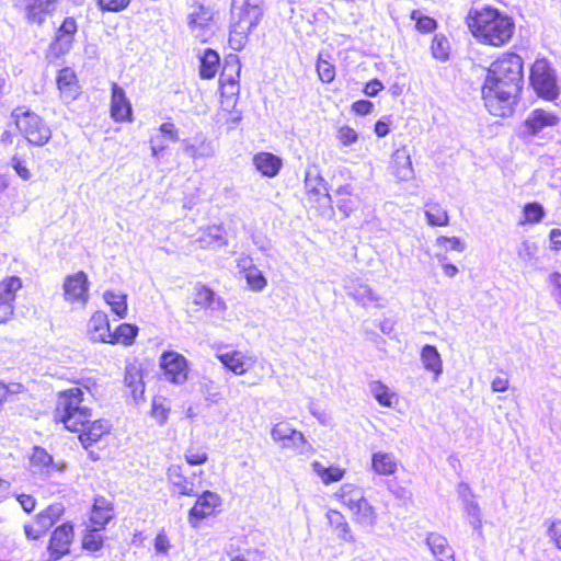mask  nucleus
<instances>
[{
    "label": "nucleus",
    "mask_w": 561,
    "mask_h": 561,
    "mask_svg": "<svg viewBox=\"0 0 561 561\" xmlns=\"http://www.w3.org/2000/svg\"><path fill=\"white\" fill-rule=\"evenodd\" d=\"M53 421L76 434L92 460L100 459L94 448L106 446L112 435L111 422L104 417H93V410L85 404L84 391L80 387H70L56 393Z\"/></svg>",
    "instance_id": "nucleus-1"
},
{
    "label": "nucleus",
    "mask_w": 561,
    "mask_h": 561,
    "mask_svg": "<svg viewBox=\"0 0 561 561\" xmlns=\"http://www.w3.org/2000/svg\"><path fill=\"white\" fill-rule=\"evenodd\" d=\"M524 83V60L515 51L499 54L485 70L482 99L490 114L506 117L516 104Z\"/></svg>",
    "instance_id": "nucleus-2"
},
{
    "label": "nucleus",
    "mask_w": 561,
    "mask_h": 561,
    "mask_svg": "<svg viewBox=\"0 0 561 561\" xmlns=\"http://www.w3.org/2000/svg\"><path fill=\"white\" fill-rule=\"evenodd\" d=\"M465 24L477 43L492 48L508 45L516 31L514 18L490 3L470 8Z\"/></svg>",
    "instance_id": "nucleus-3"
},
{
    "label": "nucleus",
    "mask_w": 561,
    "mask_h": 561,
    "mask_svg": "<svg viewBox=\"0 0 561 561\" xmlns=\"http://www.w3.org/2000/svg\"><path fill=\"white\" fill-rule=\"evenodd\" d=\"M241 62L238 56L229 55L224 60L219 75V104L217 119L232 127L241 121V112L237 108L240 94Z\"/></svg>",
    "instance_id": "nucleus-4"
},
{
    "label": "nucleus",
    "mask_w": 561,
    "mask_h": 561,
    "mask_svg": "<svg viewBox=\"0 0 561 561\" xmlns=\"http://www.w3.org/2000/svg\"><path fill=\"white\" fill-rule=\"evenodd\" d=\"M263 0H232L229 42L242 46L263 15Z\"/></svg>",
    "instance_id": "nucleus-5"
},
{
    "label": "nucleus",
    "mask_w": 561,
    "mask_h": 561,
    "mask_svg": "<svg viewBox=\"0 0 561 561\" xmlns=\"http://www.w3.org/2000/svg\"><path fill=\"white\" fill-rule=\"evenodd\" d=\"M11 115L16 128L30 144L43 146L48 142L51 130L39 115L24 106L15 107Z\"/></svg>",
    "instance_id": "nucleus-6"
},
{
    "label": "nucleus",
    "mask_w": 561,
    "mask_h": 561,
    "mask_svg": "<svg viewBox=\"0 0 561 561\" xmlns=\"http://www.w3.org/2000/svg\"><path fill=\"white\" fill-rule=\"evenodd\" d=\"M75 540L76 526L73 522L66 520L55 526L46 542L47 561H59L70 556Z\"/></svg>",
    "instance_id": "nucleus-7"
},
{
    "label": "nucleus",
    "mask_w": 561,
    "mask_h": 561,
    "mask_svg": "<svg viewBox=\"0 0 561 561\" xmlns=\"http://www.w3.org/2000/svg\"><path fill=\"white\" fill-rule=\"evenodd\" d=\"M65 506L55 502L41 510L28 523L23 525L25 537L31 541L42 539L64 516Z\"/></svg>",
    "instance_id": "nucleus-8"
},
{
    "label": "nucleus",
    "mask_w": 561,
    "mask_h": 561,
    "mask_svg": "<svg viewBox=\"0 0 561 561\" xmlns=\"http://www.w3.org/2000/svg\"><path fill=\"white\" fill-rule=\"evenodd\" d=\"M187 512V523L199 528L206 519L216 517L222 511V497L215 491L204 490Z\"/></svg>",
    "instance_id": "nucleus-9"
},
{
    "label": "nucleus",
    "mask_w": 561,
    "mask_h": 561,
    "mask_svg": "<svg viewBox=\"0 0 561 561\" xmlns=\"http://www.w3.org/2000/svg\"><path fill=\"white\" fill-rule=\"evenodd\" d=\"M529 82L543 100L553 101L558 96L554 72L547 59H536L530 66Z\"/></svg>",
    "instance_id": "nucleus-10"
},
{
    "label": "nucleus",
    "mask_w": 561,
    "mask_h": 561,
    "mask_svg": "<svg viewBox=\"0 0 561 561\" xmlns=\"http://www.w3.org/2000/svg\"><path fill=\"white\" fill-rule=\"evenodd\" d=\"M306 185V204L310 209L316 210L319 215L332 211L333 198L329 194V187L325 180L320 175H307Z\"/></svg>",
    "instance_id": "nucleus-11"
},
{
    "label": "nucleus",
    "mask_w": 561,
    "mask_h": 561,
    "mask_svg": "<svg viewBox=\"0 0 561 561\" xmlns=\"http://www.w3.org/2000/svg\"><path fill=\"white\" fill-rule=\"evenodd\" d=\"M165 380L182 385L188 377V362L184 355L175 351H164L159 360Z\"/></svg>",
    "instance_id": "nucleus-12"
},
{
    "label": "nucleus",
    "mask_w": 561,
    "mask_h": 561,
    "mask_svg": "<svg viewBox=\"0 0 561 561\" xmlns=\"http://www.w3.org/2000/svg\"><path fill=\"white\" fill-rule=\"evenodd\" d=\"M64 300L70 305L84 306L90 297V280L88 274L78 271L65 277L62 283Z\"/></svg>",
    "instance_id": "nucleus-13"
},
{
    "label": "nucleus",
    "mask_w": 561,
    "mask_h": 561,
    "mask_svg": "<svg viewBox=\"0 0 561 561\" xmlns=\"http://www.w3.org/2000/svg\"><path fill=\"white\" fill-rule=\"evenodd\" d=\"M79 30L78 22L73 16H66L55 30L53 41L49 45V53L55 57L67 54L75 41Z\"/></svg>",
    "instance_id": "nucleus-14"
},
{
    "label": "nucleus",
    "mask_w": 561,
    "mask_h": 561,
    "mask_svg": "<svg viewBox=\"0 0 561 561\" xmlns=\"http://www.w3.org/2000/svg\"><path fill=\"white\" fill-rule=\"evenodd\" d=\"M23 282L19 276H5L0 279V324L8 322L14 314V304Z\"/></svg>",
    "instance_id": "nucleus-15"
},
{
    "label": "nucleus",
    "mask_w": 561,
    "mask_h": 561,
    "mask_svg": "<svg viewBox=\"0 0 561 561\" xmlns=\"http://www.w3.org/2000/svg\"><path fill=\"white\" fill-rule=\"evenodd\" d=\"M271 436L283 449H290L294 453H302L304 447L308 444L302 432L291 427L285 421L273 425Z\"/></svg>",
    "instance_id": "nucleus-16"
},
{
    "label": "nucleus",
    "mask_w": 561,
    "mask_h": 561,
    "mask_svg": "<svg viewBox=\"0 0 561 561\" xmlns=\"http://www.w3.org/2000/svg\"><path fill=\"white\" fill-rule=\"evenodd\" d=\"M204 471L192 472L185 474L183 469L179 465H172L168 468L167 478L171 489L181 496L192 497L197 495V491L201 485H196L194 479L196 477H203Z\"/></svg>",
    "instance_id": "nucleus-17"
},
{
    "label": "nucleus",
    "mask_w": 561,
    "mask_h": 561,
    "mask_svg": "<svg viewBox=\"0 0 561 561\" xmlns=\"http://www.w3.org/2000/svg\"><path fill=\"white\" fill-rule=\"evenodd\" d=\"M110 116L115 123H131L133 106L124 89L116 82L111 84Z\"/></svg>",
    "instance_id": "nucleus-18"
},
{
    "label": "nucleus",
    "mask_w": 561,
    "mask_h": 561,
    "mask_svg": "<svg viewBox=\"0 0 561 561\" xmlns=\"http://www.w3.org/2000/svg\"><path fill=\"white\" fill-rule=\"evenodd\" d=\"M59 0H24L23 14L31 25L43 26L48 16L54 15Z\"/></svg>",
    "instance_id": "nucleus-19"
},
{
    "label": "nucleus",
    "mask_w": 561,
    "mask_h": 561,
    "mask_svg": "<svg viewBox=\"0 0 561 561\" xmlns=\"http://www.w3.org/2000/svg\"><path fill=\"white\" fill-rule=\"evenodd\" d=\"M56 87L59 96L67 102H72L82 94V87L78 75L76 70L69 66L58 70L56 75Z\"/></svg>",
    "instance_id": "nucleus-20"
},
{
    "label": "nucleus",
    "mask_w": 561,
    "mask_h": 561,
    "mask_svg": "<svg viewBox=\"0 0 561 561\" xmlns=\"http://www.w3.org/2000/svg\"><path fill=\"white\" fill-rule=\"evenodd\" d=\"M388 171L400 182L413 179V163L407 146H400L392 151L388 163Z\"/></svg>",
    "instance_id": "nucleus-21"
},
{
    "label": "nucleus",
    "mask_w": 561,
    "mask_h": 561,
    "mask_svg": "<svg viewBox=\"0 0 561 561\" xmlns=\"http://www.w3.org/2000/svg\"><path fill=\"white\" fill-rule=\"evenodd\" d=\"M115 514L114 503L104 495H95L89 512V524L99 528H106Z\"/></svg>",
    "instance_id": "nucleus-22"
},
{
    "label": "nucleus",
    "mask_w": 561,
    "mask_h": 561,
    "mask_svg": "<svg viewBox=\"0 0 561 561\" xmlns=\"http://www.w3.org/2000/svg\"><path fill=\"white\" fill-rule=\"evenodd\" d=\"M217 359L226 369L239 376L247 374L255 363L254 357L238 350L217 354Z\"/></svg>",
    "instance_id": "nucleus-23"
},
{
    "label": "nucleus",
    "mask_w": 561,
    "mask_h": 561,
    "mask_svg": "<svg viewBox=\"0 0 561 561\" xmlns=\"http://www.w3.org/2000/svg\"><path fill=\"white\" fill-rule=\"evenodd\" d=\"M350 513L354 525L362 533H369L377 524L378 514L367 499L356 507L351 508Z\"/></svg>",
    "instance_id": "nucleus-24"
},
{
    "label": "nucleus",
    "mask_w": 561,
    "mask_h": 561,
    "mask_svg": "<svg viewBox=\"0 0 561 561\" xmlns=\"http://www.w3.org/2000/svg\"><path fill=\"white\" fill-rule=\"evenodd\" d=\"M88 333L93 341L107 343L111 333L108 314L103 310H95L88 320Z\"/></svg>",
    "instance_id": "nucleus-25"
},
{
    "label": "nucleus",
    "mask_w": 561,
    "mask_h": 561,
    "mask_svg": "<svg viewBox=\"0 0 561 561\" xmlns=\"http://www.w3.org/2000/svg\"><path fill=\"white\" fill-rule=\"evenodd\" d=\"M252 162L261 175L270 179L277 176L283 168L282 158L268 151L256 152Z\"/></svg>",
    "instance_id": "nucleus-26"
},
{
    "label": "nucleus",
    "mask_w": 561,
    "mask_h": 561,
    "mask_svg": "<svg viewBox=\"0 0 561 561\" xmlns=\"http://www.w3.org/2000/svg\"><path fill=\"white\" fill-rule=\"evenodd\" d=\"M559 117L552 112H548L543 108L534 110L526 118L524 125L526 133L534 136L541 131L546 127L554 126L559 123Z\"/></svg>",
    "instance_id": "nucleus-27"
},
{
    "label": "nucleus",
    "mask_w": 561,
    "mask_h": 561,
    "mask_svg": "<svg viewBox=\"0 0 561 561\" xmlns=\"http://www.w3.org/2000/svg\"><path fill=\"white\" fill-rule=\"evenodd\" d=\"M426 545L437 561H456L453 547L439 533H430L426 537Z\"/></svg>",
    "instance_id": "nucleus-28"
},
{
    "label": "nucleus",
    "mask_w": 561,
    "mask_h": 561,
    "mask_svg": "<svg viewBox=\"0 0 561 561\" xmlns=\"http://www.w3.org/2000/svg\"><path fill=\"white\" fill-rule=\"evenodd\" d=\"M335 500L348 511L366 500L364 491L355 483H343L334 493Z\"/></svg>",
    "instance_id": "nucleus-29"
},
{
    "label": "nucleus",
    "mask_w": 561,
    "mask_h": 561,
    "mask_svg": "<svg viewBox=\"0 0 561 561\" xmlns=\"http://www.w3.org/2000/svg\"><path fill=\"white\" fill-rule=\"evenodd\" d=\"M138 334L139 328L136 324L123 322L111 331L106 344L128 347L135 344Z\"/></svg>",
    "instance_id": "nucleus-30"
},
{
    "label": "nucleus",
    "mask_w": 561,
    "mask_h": 561,
    "mask_svg": "<svg viewBox=\"0 0 561 561\" xmlns=\"http://www.w3.org/2000/svg\"><path fill=\"white\" fill-rule=\"evenodd\" d=\"M198 76L203 80L214 79L220 67V56L217 50L213 48H206L198 56Z\"/></svg>",
    "instance_id": "nucleus-31"
},
{
    "label": "nucleus",
    "mask_w": 561,
    "mask_h": 561,
    "mask_svg": "<svg viewBox=\"0 0 561 561\" xmlns=\"http://www.w3.org/2000/svg\"><path fill=\"white\" fill-rule=\"evenodd\" d=\"M105 528L88 524L81 536V549L89 553L100 552L106 543V536L102 534Z\"/></svg>",
    "instance_id": "nucleus-32"
},
{
    "label": "nucleus",
    "mask_w": 561,
    "mask_h": 561,
    "mask_svg": "<svg viewBox=\"0 0 561 561\" xmlns=\"http://www.w3.org/2000/svg\"><path fill=\"white\" fill-rule=\"evenodd\" d=\"M399 461L397 457L383 450L371 455V469L378 476H392L398 471Z\"/></svg>",
    "instance_id": "nucleus-33"
},
{
    "label": "nucleus",
    "mask_w": 561,
    "mask_h": 561,
    "mask_svg": "<svg viewBox=\"0 0 561 561\" xmlns=\"http://www.w3.org/2000/svg\"><path fill=\"white\" fill-rule=\"evenodd\" d=\"M328 524L337 537L347 542H354L355 536L346 517L337 510H329L327 513Z\"/></svg>",
    "instance_id": "nucleus-34"
},
{
    "label": "nucleus",
    "mask_w": 561,
    "mask_h": 561,
    "mask_svg": "<svg viewBox=\"0 0 561 561\" xmlns=\"http://www.w3.org/2000/svg\"><path fill=\"white\" fill-rule=\"evenodd\" d=\"M192 9L187 15V25L191 30H204L213 23L214 12L209 7L195 2Z\"/></svg>",
    "instance_id": "nucleus-35"
},
{
    "label": "nucleus",
    "mask_w": 561,
    "mask_h": 561,
    "mask_svg": "<svg viewBox=\"0 0 561 561\" xmlns=\"http://www.w3.org/2000/svg\"><path fill=\"white\" fill-rule=\"evenodd\" d=\"M420 356L424 369L432 374L433 380H437L443 373V360L436 346L431 344L424 345Z\"/></svg>",
    "instance_id": "nucleus-36"
},
{
    "label": "nucleus",
    "mask_w": 561,
    "mask_h": 561,
    "mask_svg": "<svg viewBox=\"0 0 561 561\" xmlns=\"http://www.w3.org/2000/svg\"><path fill=\"white\" fill-rule=\"evenodd\" d=\"M426 222L432 227H447L449 215L446 206L437 201H430L424 205Z\"/></svg>",
    "instance_id": "nucleus-37"
},
{
    "label": "nucleus",
    "mask_w": 561,
    "mask_h": 561,
    "mask_svg": "<svg viewBox=\"0 0 561 561\" xmlns=\"http://www.w3.org/2000/svg\"><path fill=\"white\" fill-rule=\"evenodd\" d=\"M215 301V291L203 283H196L190 296V302L198 310L209 309Z\"/></svg>",
    "instance_id": "nucleus-38"
},
{
    "label": "nucleus",
    "mask_w": 561,
    "mask_h": 561,
    "mask_svg": "<svg viewBox=\"0 0 561 561\" xmlns=\"http://www.w3.org/2000/svg\"><path fill=\"white\" fill-rule=\"evenodd\" d=\"M311 468L325 485L341 481L346 473L345 468L334 465L324 467L317 460L311 462Z\"/></svg>",
    "instance_id": "nucleus-39"
},
{
    "label": "nucleus",
    "mask_w": 561,
    "mask_h": 561,
    "mask_svg": "<svg viewBox=\"0 0 561 561\" xmlns=\"http://www.w3.org/2000/svg\"><path fill=\"white\" fill-rule=\"evenodd\" d=\"M103 299L110 306L111 311L118 318L124 319L128 314L127 295L115 290H105Z\"/></svg>",
    "instance_id": "nucleus-40"
},
{
    "label": "nucleus",
    "mask_w": 561,
    "mask_h": 561,
    "mask_svg": "<svg viewBox=\"0 0 561 561\" xmlns=\"http://www.w3.org/2000/svg\"><path fill=\"white\" fill-rule=\"evenodd\" d=\"M432 57L440 62L449 60L451 55V45L448 37L443 33H436L430 43Z\"/></svg>",
    "instance_id": "nucleus-41"
},
{
    "label": "nucleus",
    "mask_w": 561,
    "mask_h": 561,
    "mask_svg": "<svg viewBox=\"0 0 561 561\" xmlns=\"http://www.w3.org/2000/svg\"><path fill=\"white\" fill-rule=\"evenodd\" d=\"M333 202L336 207L345 215L350 216L356 206L355 196L353 194L351 185H342L334 192Z\"/></svg>",
    "instance_id": "nucleus-42"
},
{
    "label": "nucleus",
    "mask_w": 561,
    "mask_h": 561,
    "mask_svg": "<svg viewBox=\"0 0 561 561\" xmlns=\"http://www.w3.org/2000/svg\"><path fill=\"white\" fill-rule=\"evenodd\" d=\"M546 211L539 202H528L522 207V217L518 226L537 225L545 218Z\"/></svg>",
    "instance_id": "nucleus-43"
},
{
    "label": "nucleus",
    "mask_w": 561,
    "mask_h": 561,
    "mask_svg": "<svg viewBox=\"0 0 561 561\" xmlns=\"http://www.w3.org/2000/svg\"><path fill=\"white\" fill-rule=\"evenodd\" d=\"M241 273L247 280L248 286L253 291H261L267 285V280L262 271H260L255 265L251 264V262L248 264H242Z\"/></svg>",
    "instance_id": "nucleus-44"
},
{
    "label": "nucleus",
    "mask_w": 561,
    "mask_h": 561,
    "mask_svg": "<svg viewBox=\"0 0 561 561\" xmlns=\"http://www.w3.org/2000/svg\"><path fill=\"white\" fill-rule=\"evenodd\" d=\"M124 383L130 389L134 397L142 394L145 382L141 368L135 365L127 366L124 374Z\"/></svg>",
    "instance_id": "nucleus-45"
},
{
    "label": "nucleus",
    "mask_w": 561,
    "mask_h": 561,
    "mask_svg": "<svg viewBox=\"0 0 561 561\" xmlns=\"http://www.w3.org/2000/svg\"><path fill=\"white\" fill-rule=\"evenodd\" d=\"M370 389L377 402L386 408H392L398 403L397 394L391 391L382 381L376 380L370 383Z\"/></svg>",
    "instance_id": "nucleus-46"
},
{
    "label": "nucleus",
    "mask_w": 561,
    "mask_h": 561,
    "mask_svg": "<svg viewBox=\"0 0 561 561\" xmlns=\"http://www.w3.org/2000/svg\"><path fill=\"white\" fill-rule=\"evenodd\" d=\"M410 19L414 22L415 31L421 34L433 33L438 27V23L433 16L424 14L419 9H413L410 12Z\"/></svg>",
    "instance_id": "nucleus-47"
},
{
    "label": "nucleus",
    "mask_w": 561,
    "mask_h": 561,
    "mask_svg": "<svg viewBox=\"0 0 561 561\" xmlns=\"http://www.w3.org/2000/svg\"><path fill=\"white\" fill-rule=\"evenodd\" d=\"M208 453L205 447L190 446L184 451V459L190 466H201L208 461Z\"/></svg>",
    "instance_id": "nucleus-48"
},
{
    "label": "nucleus",
    "mask_w": 561,
    "mask_h": 561,
    "mask_svg": "<svg viewBox=\"0 0 561 561\" xmlns=\"http://www.w3.org/2000/svg\"><path fill=\"white\" fill-rule=\"evenodd\" d=\"M316 70L320 81L323 83H331L335 79V66L321 56L317 59Z\"/></svg>",
    "instance_id": "nucleus-49"
},
{
    "label": "nucleus",
    "mask_w": 561,
    "mask_h": 561,
    "mask_svg": "<svg viewBox=\"0 0 561 561\" xmlns=\"http://www.w3.org/2000/svg\"><path fill=\"white\" fill-rule=\"evenodd\" d=\"M133 0H95L98 9L105 13H121L127 10Z\"/></svg>",
    "instance_id": "nucleus-50"
},
{
    "label": "nucleus",
    "mask_w": 561,
    "mask_h": 561,
    "mask_svg": "<svg viewBox=\"0 0 561 561\" xmlns=\"http://www.w3.org/2000/svg\"><path fill=\"white\" fill-rule=\"evenodd\" d=\"M150 414L160 425H163L170 414V408L167 404V400L164 398H154L151 403Z\"/></svg>",
    "instance_id": "nucleus-51"
},
{
    "label": "nucleus",
    "mask_w": 561,
    "mask_h": 561,
    "mask_svg": "<svg viewBox=\"0 0 561 561\" xmlns=\"http://www.w3.org/2000/svg\"><path fill=\"white\" fill-rule=\"evenodd\" d=\"M436 244L445 251L453 250L461 252L465 249L463 242L458 237L439 236L436 239Z\"/></svg>",
    "instance_id": "nucleus-52"
},
{
    "label": "nucleus",
    "mask_w": 561,
    "mask_h": 561,
    "mask_svg": "<svg viewBox=\"0 0 561 561\" xmlns=\"http://www.w3.org/2000/svg\"><path fill=\"white\" fill-rule=\"evenodd\" d=\"M154 550L160 554H168L172 548L169 535L164 529L158 531L153 540Z\"/></svg>",
    "instance_id": "nucleus-53"
},
{
    "label": "nucleus",
    "mask_w": 561,
    "mask_h": 561,
    "mask_svg": "<svg viewBox=\"0 0 561 561\" xmlns=\"http://www.w3.org/2000/svg\"><path fill=\"white\" fill-rule=\"evenodd\" d=\"M11 165L16 174L23 180L28 181L32 178V172L26 165V161L19 154L11 158Z\"/></svg>",
    "instance_id": "nucleus-54"
},
{
    "label": "nucleus",
    "mask_w": 561,
    "mask_h": 561,
    "mask_svg": "<svg viewBox=\"0 0 561 561\" xmlns=\"http://www.w3.org/2000/svg\"><path fill=\"white\" fill-rule=\"evenodd\" d=\"M337 139L341 145L350 146L357 141L358 135L353 127L344 125L337 129Z\"/></svg>",
    "instance_id": "nucleus-55"
},
{
    "label": "nucleus",
    "mask_w": 561,
    "mask_h": 561,
    "mask_svg": "<svg viewBox=\"0 0 561 561\" xmlns=\"http://www.w3.org/2000/svg\"><path fill=\"white\" fill-rule=\"evenodd\" d=\"M160 133L173 142L179 141V128L171 121L162 123L159 127Z\"/></svg>",
    "instance_id": "nucleus-56"
},
{
    "label": "nucleus",
    "mask_w": 561,
    "mask_h": 561,
    "mask_svg": "<svg viewBox=\"0 0 561 561\" xmlns=\"http://www.w3.org/2000/svg\"><path fill=\"white\" fill-rule=\"evenodd\" d=\"M550 540L558 549H561V519L552 520L548 527Z\"/></svg>",
    "instance_id": "nucleus-57"
},
{
    "label": "nucleus",
    "mask_w": 561,
    "mask_h": 561,
    "mask_svg": "<svg viewBox=\"0 0 561 561\" xmlns=\"http://www.w3.org/2000/svg\"><path fill=\"white\" fill-rule=\"evenodd\" d=\"M352 111L357 115H367L374 110V104L368 100H357L351 105Z\"/></svg>",
    "instance_id": "nucleus-58"
},
{
    "label": "nucleus",
    "mask_w": 561,
    "mask_h": 561,
    "mask_svg": "<svg viewBox=\"0 0 561 561\" xmlns=\"http://www.w3.org/2000/svg\"><path fill=\"white\" fill-rule=\"evenodd\" d=\"M14 396L15 391L11 389L10 385L0 380V412L4 404L13 400Z\"/></svg>",
    "instance_id": "nucleus-59"
},
{
    "label": "nucleus",
    "mask_w": 561,
    "mask_h": 561,
    "mask_svg": "<svg viewBox=\"0 0 561 561\" xmlns=\"http://www.w3.org/2000/svg\"><path fill=\"white\" fill-rule=\"evenodd\" d=\"M383 88L385 87H383L382 82L379 79L374 78V79L369 80L368 82H366V84L364 85L363 92L367 96L374 98L380 91H382Z\"/></svg>",
    "instance_id": "nucleus-60"
},
{
    "label": "nucleus",
    "mask_w": 561,
    "mask_h": 561,
    "mask_svg": "<svg viewBox=\"0 0 561 561\" xmlns=\"http://www.w3.org/2000/svg\"><path fill=\"white\" fill-rule=\"evenodd\" d=\"M16 501L26 513L33 512L36 507V499L32 494H19Z\"/></svg>",
    "instance_id": "nucleus-61"
},
{
    "label": "nucleus",
    "mask_w": 561,
    "mask_h": 561,
    "mask_svg": "<svg viewBox=\"0 0 561 561\" xmlns=\"http://www.w3.org/2000/svg\"><path fill=\"white\" fill-rule=\"evenodd\" d=\"M510 387V378L507 374H503L502 376H496L491 381V389L494 392H504Z\"/></svg>",
    "instance_id": "nucleus-62"
},
{
    "label": "nucleus",
    "mask_w": 561,
    "mask_h": 561,
    "mask_svg": "<svg viewBox=\"0 0 561 561\" xmlns=\"http://www.w3.org/2000/svg\"><path fill=\"white\" fill-rule=\"evenodd\" d=\"M550 250L561 252V229L553 228L549 231Z\"/></svg>",
    "instance_id": "nucleus-63"
},
{
    "label": "nucleus",
    "mask_w": 561,
    "mask_h": 561,
    "mask_svg": "<svg viewBox=\"0 0 561 561\" xmlns=\"http://www.w3.org/2000/svg\"><path fill=\"white\" fill-rule=\"evenodd\" d=\"M374 131L378 137L387 136L390 131L388 122L377 121L374 125Z\"/></svg>",
    "instance_id": "nucleus-64"
}]
</instances>
